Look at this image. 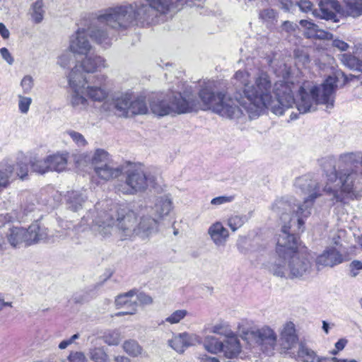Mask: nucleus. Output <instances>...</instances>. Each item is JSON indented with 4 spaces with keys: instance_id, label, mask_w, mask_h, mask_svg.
Returning a JSON list of instances; mask_svg holds the SVG:
<instances>
[{
    "instance_id": "1",
    "label": "nucleus",
    "mask_w": 362,
    "mask_h": 362,
    "mask_svg": "<svg viewBox=\"0 0 362 362\" xmlns=\"http://www.w3.org/2000/svg\"><path fill=\"white\" fill-rule=\"evenodd\" d=\"M359 76L346 75L341 70L335 69L324 82L317 84L305 81L300 85L281 80L273 83L269 74L262 69L252 76L245 70L235 72L234 79L240 89L232 98L222 93H215L209 88V109L221 117L238 119L245 112L250 119L259 117L266 109L276 115L296 105L298 114L316 110L320 104L327 108L333 107L337 89L358 79Z\"/></svg>"
},
{
    "instance_id": "2",
    "label": "nucleus",
    "mask_w": 362,
    "mask_h": 362,
    "mask_svg": "<svg viewBox=\"0 0 362 362\" xmlns=\"http://www.w3.org/2000/svg\"><path fill=\"white\" fill-rule=\"evenodd\" d=\"M110 206V201L103 200L96 203L93 211L90 210L81 221L82 227H90L103 237H108L117 232L122 240L139 236L144 239L156 232L155 220L142 215L138 221L136 214L127 209Z\"/></svg>"
},
{
    "instance_id": "3",
    "label": "nucleus",
    "mask_w": 362,
    "mask_h": 362,
    "mask_svg": "<svg viewBox=\"0 0 362 362\" xmlns=\"http://www.w3.org/2000/svg\"><path fill=\"white\" fill-rule=\"evenodd\" d=\"M298 249V237L290 234L284 226L277 235V257L269 263V271L281 278L300 279L308 277L313 271L314 257L309 252H300Z\"/></svg>"
},
{
    "instance_id": "4",
    "label": "nucleus",
    "mask_w": 362,
    "mask_h": 362,
    "mask_svg": "<svg viewBox=\"0 0 362 362\" xmlns=\"http://www.w3.org/2000/svg\"><path fill=\"white\" fill-rule=\"evenodd\" d=\"M99 23H107L112 30H124L132 25L146 26L158 23L156 11L149 0L139 4L112 8L98 16Z\"/></svg>"
},
{
    "instance_id": "5",
    "label": "nucleus",
    "mask_w": 362,
    "mask_h": 362,
    "mask_svg": "<svg viewBox=\"0 0 362 362\" xmlns=\"http://www.w3.org/2000/svg\"><path fill=\"white\" fill-rule=\"evenodd\" d=\"M98 17L88 28H78L69 38V51L78 55H87L93 49L88 37L103 47L110 46L115 35L107 23H99Z\"/></svg>"
},
{
    "instance_id": "6",
    "label": "nucleus",
    "mask_w": 362,
    "mask_h": 362,
    "mask_svg": "<svg viewBox=\"0 0 362 362\" xmlns=\"http://www.w3.org/2000/svg\"><path fill=\"white\" fill-rule=\"evenodd\" d=\"M358 173L354 170L341 172L338 175L335 169L326 175V182L322 191L333 203L346 204L348 199L357 198L356 183Z\"/></svg>"
},
{
    "instance_id": "7",
    "label": "nucleus",
    "mask_w": 362,
    "mask_h": 362,
    "mask_svg": "<svg viewBox=\"0 0 362 362\" xmlns=\"http://www.w3.org/2000/svg\"><path fill=\"white\" fill-rule=\"evenodd\" d=\"M199 102L194 95L188 93L182 94L174 92L168 95L167 98L158 97L150 102V109L153 114L164 117L172 113L182 114L199 109Z\"/></svg>"
},
{
    "instance_id": "8",
    "label": "nucleus",
    "mask_w": 362,
    "mask_h": 362,
    "mask_svg": "<svg viewBox=\"0 0 362 362\" xmlns=\"http://www.w3.org/2000/svg\"><path fill=\"white\" fill-rule=\"evenodd\" d=\"M76 162L78 165L90 164L96 177L105 182L117 178L123 171L122 167L113 165L110 153L103 148L95 149L92 155L82 153L77 156Z\"/></svg>"
},
{
    "instance_id": "9",
    "label": "nucleus",
    "mask_w": 362,
    "mask_h": 362,
    "mask_svg": "<svg viewBox=\"0 0 362 362\" xmlns=\"http://www.w3.org/2000/svg\"><path fill=\"white\" fill-rule=\"evenodd\" d=\"M294 187L296 192L308 195L303 203L299 204L296 211V220L299 230L303 228L305 220L311 214L315 199L322 195L320 186L310 175H304L296 179Z\"/></svg>"
},
{
    "instance_id": "10",
    "label": "nucleus",
    "mask_w": 362,
    "mask_h": 362,
    "mask_svg": "<svg viewBox=\"0 0 362 362\" xmlns=\"http://www.w3.org/2000/svg\"><path fill=\"white\" fill-rule=\"evenodd\" d=\"M240 337L247 344L249 348L260 346L264 351L272 353L276 344L277 335L274 330L268 325L259 329H247L243 323L238 325Z\"/></svg>"
},
{
    "instance_id": "11",
    "label": "nucleus",
    "mask_w": 362,
    "mask_h": 362,
    "mask_svg": "<svg viewBox=\"0 0 362 362\" xmlns=\"http://www.w3.org/2000/svg\"><path fill=\"white\" fill-rule=\"evenodd\" d=\"M299 204H296L294 199L291 197L279 198L272 204L271 208L272 212L279 217L282 223L281 230L284 226H286L287 231L290 234L296 235V233H299L304 230L305 223L301 230H299L298 228L296 212Z\"/></svg>"
},
{
    "instance_id": "12",
    "label": "nucleus",
    "mask_w": 362,
    "mask_h": 362,
    "mask_svg": "<svg viewBox=\"0 0 362 362\" xmlns=\"http://www.w3.org/2000/svg\"><path fill=\"white\" fill-rule=\"evenodd\" d=\"M68 82L71 89L69 102L76 111H83L89 105L88 99L85 97V85L88 79L85 77L78 66L74 67L68 76Z\"/></svg>"
},
{
    "instance_id": "13",
    "label": "nucleus",
    "mask_w": 362,
    "mask_h": 362,
    "mask_svg": "<svg viewBox=\"0 0 362 362\" xmlns=\"http://www.w3.org/2000/svg\"><path fill=\"white\" fill-rule=\"evenodd\" d=\"M126 179L124 185L118 187V190L126 194H134L145 191L153 179L139 167L131 165L126 173Z\"/></svg>"
},
{
    "instance_id": "14",
    "label": "nucleus",
    "mask_w": 362,
    "mask_h": 362,
    "mask_svg": "<svg viewBox=\"0 0 362 362\" xmlns=\"http://www.w3.org/2000/svg\"><path fill=\"white\" fill-rule=\"evenodd\" d=\"M34 209V204H30L28 207L24 208L23 215L15 214L13 216L10 214H0V229L7 228L9 233H7V240L8 243L13 247L19 246L21 243H25V229L21 227H11V222L15 220H19L24 215H27L29 212Z\"/></svg>"
},
{
    "instance_id": "15",
    "label": "nucleus",
    "mask_w": 362,
    "mask_h": 362,
    "mask_svg": "<svg viewBox=\"0 0 362 362\" xmlns=\"http://www.w3.org/2000/svg\"><path fill=\"white\" fill-rule=\"evenodd\" d=\"M107 76L104 74L96 75L91 80H88L85 85L86 96L94 102H103L109 95L106 87Z\"/></svg>"
},
{
    "instance_id": "16",
    "label": "nucleus",
    "mask_w": 362,
    "mask_h": 362,
    "mask_svg": "<svg viewBox=\"0 0 362 362\" xmlns=\"http://www.w3.org/2000/svg\"><path fill=\"white\" fill-rule=\"evenodd\" d=\"M147 209H149L151 220H155L156 222V231L158 230L159 221L168 216L173 209L172 198L168 194L156 197L152 201V204Z\"/></svg>"
},
{
    "instance_id": "17",
    "label": "nucleus",
    "mask_w": 362,
    "mask_h": 362,
    "mask_svg": "<svg viewBox=\"0 0 362 362\" xmlns=\"http://www.w3.org/2000/svg\"><path fill=\"white\" fill-rule=\"evenodd\" d=\"M343 261L342 255L333 246L326 247L322 253L316 256L315 259L317 271H320L325 267H333L342 263Z\"/></svg>"
},
{
    "instance_id": "18",
    "label": "nucleus",
    "mask_w": 362,
    "mask_h": 362,
    "mask_svg": "<svg viewBox=\"0 0 362 362\" xmlns=\"http://www.w3.org/2000/svg\"><path fill=\"white\" fill-rule=\"evenodd\" d=\"M341 10V6L337 0H321L319 4V11L315 9L313 15L322 19L338 22V14Z\"/></svg>"
},
{
    "instance_id": "19",
    "label": "nucleus",
    "mask_w": 362,
    "mask_h": 362,
    "mask_svg": "<svg viewBox=\"0 0 362 362\" xmlns=\"http://www.w3.org/2000/svg\"><path fill=\"white\" fill-rule=\"evenodd\" d=\"M201 343V338L196 334L183 332L174 335L168 340V345L177 353H183L189 346Z\"/></svg>"
},
{
    "instance_id": "20",
    "label": "nucleus",
    "mask_w": 362,
    "mask_h": 362,
    "mask_svg": "<svg viewBox=\"0 0 362 362\" xmlns=\"http://www.w3.org/2000/svg\"><path fill=\"white\" fill-rule=\"evenodd\" d=\"M78 66L80 71L85 76V73H94L100 71L103 69L107 67L106 60L100 55L89 54L85 55V57L74 67Z\"/></svg>"
},
{
    "instance_id": "21",
    "label": "nucleus",
    "mask_w": 362,
    "mask_h": 362,
    "mask_svg": "<svg viewBox=\"0 0 362 362\" xmlns=\"http://www.w3.org/2000/svg\"><path fill=\"white\" fill-rule=\"evenodd\" d=\"M298 341L296 329L291 321L285 322L280 330V345L282 349L288 351L293 349Z\"/></svg>"
},
{
    "instance_id": "22",
    "label": "nucleus",
    "mask_w": 362,
    "mask_h": 362,
    "mask_svg": "<svg viewBox=\"0 0 362 362\" xmlns=\"http://www.w3.org/2000/svg\"><path fill=\"white\" fill-rule=\"evenodd\" d=\"M135 291L132 290L125 293L120 294L115 299V305L117 308L127 307V310L119 312L117 316L124 315H134L137 310V303L134 300Z\"/></svg>"
},
{
    "instance_id": "23",
    "label": "nucleus",
    "mask_w": 362,
    "mask_h": 362,
    "mask_svg": "<svg viewBox=\"0 0 362 362\" xmlns=\"http://www.w3.org/2000/svg\"><path fill=\"white\" fill-rule=\"evenodd\" d=\"M153 8L156 11L159 18L163 15L178 11L184 6V0H149Z\"/></svg>"
},
{
    "instance_id": "24",
    "label": "nucleus",
    "mask_w": 362,
    "mask_h": 362,
    "mask_svg": "<svg viewBox=\"0 0 362 362\" xmlns=\"http://www.w3.org/2000/svg\"><path fill=\"white\" fill-rule=\"evenodd\" d=\"M208 234L216 246H224L228 239L229 232L223 223L216 221L208 228Z\"/></svg>"
},
{
    "instance_id": "25",
    "label": "nucleus",
    "mask_w": 362,
    "mask_h": 362,
    "mask_svg": "<svg viewBox=\"0 0 362 362\" xmlns=\"http://www.w3.org/2000/svg\"><path fill=\"white\" fill-rule=\"evenodd\" d=\"M223 347L222 352L228 358H236L242 351V345L235 332L223 341Z\"/></svg>"
},
{
    "instance_id": "26",
    "label": "nucleus",
    "mask_w": 362,
    "mask_h": 362,
    "mask_svg": "<svg viewBox=\"0 0 362 362\" xmlns=\"http://www.w3.org/2000/svg\"><path fill=\"white\" fill-rule=\"evenodd\" d=\"M131 93H125L113 99L112 105L115 110V113L119 117H129Z\"/></svg>"
},
{
    "instance_id": "27",
    "label": "nucleus",
    "mask_w": 362,
    "mask_h": 362,
    "mask_svg": "<svg viewBox=\"0 0 362 362\" xmlns=\"http://www.w3.org/2000/svg\"><path fill=\"white\" fill-rule=\"evenodd\" d=\"M47 235V229L41 227L37 222H35L25 230V243L30 245L40 240H45Z\"/></svg>"
},
{
    "instance_id": "28",
    "label": "nucleus",
    "mask_w": 362,
    "mask_h": 362,
    "mask_svg": "<svg viewBox=\"0 0 362 362\" xmlns=\"http://www.w3.org/2000/svg\"><path fill=\"white\" fill-rule=\"evenodd\" d=\"M87 201L86 190L68 192L66 194V206L73 211H78L83 208Z\"/></svg>"
},
{
    "instance_id": "29",
    "label": "nucleus",
    "mask_w": 362,
    "mask_h": 362,
    "mask_svg": "<svg viewBox=\"0 0 362 362\" xmlns=\"http://www.w3.org/2000/svg\"><path fill=\"white\" fill-rule=\"evenodd\" d=\"M300 25L304 28V34L308 38L332 39V34L320 30L318 26L308 20H300Z\"/></svg>"
},
{
    "instance_id": "30",
    "label": "nucleus",
    "mask_w": 362,
    "mask_h": 362,
    "mask_svg": "<svg viewBox=\"0 0 362 362\" xmlns=\"http://www.w3.org/2000/svg\"><path fill=\"white\" fill-rule=\"evenodd\" d=\"M47 158L50 165V170L62 172L66 168L69 158V153L67 152L57 153L48 156Z\"/></svg>"
},
{
    "instance_id": "31",
    "label": "nucleus",
    "mask_w": 362,
    "mask_h": 362,
    "mask_svg": "<svg viewBox=\"0 0 362 362\" xmlns=\"http://www.w3.org/2000/svg\"><path fill=\"white\" fill-rule=\"evenodd\" d=\"M321 356L303 343L298 345L296 359L301 362H318Z\"/></svg>"
},
{
    "instance_id": "32",
    "label": "nucleus",
    "mask_w": 362,
    "mask_h": 362,
    "mask_svg": "<svg viewBox=\"0 0 362 362\" xmlns=\"http://www.w3.org/2000/svg\"><path fill=\"white\" fill-rule=\"evenodd\" d=\"M206 330L209 333H213L225 337V338L233 335V332L228 322L220 320L214 324H209L206 327Z\"/></svg>"
},
{
    "instance_id": "33",
    "label": "nucleus",
    "mask_w": 362,
    "mask_h": 362,
    "mask_svg": "<svg viewBox=\"0 0 362 362\" xmlns=\"http://www.w3.org/2000/svg\"><path fill=\"white\" fill-rule=\"evenodd\" d=\"M148 108L145 100V97L139 96L134 98H132V95H131V102H130V113L131 117L136 115H145L148 113Z\"/></svg>"
},
{
    "instance_id": "34",
    "label": "nucleus",
    "mask_w": 362,
    "mask_h": 362,
    "mask_svg": "<svg viewBox=\"0 0 362 362\" xmlns=\"http://www.w3.org/2000/svg\"><path fill=\"white\" fill-rule=\"evenodd\" d=\"M341 62L351 70L362 72V60L356 54H343L340 56Z\"/></svg>"
},
{
    "instance_id": "35",
    "label": "nucleus",
    "mask_w": 362,
    "mask_h": 362,
    "mask_svg": "<svg viewBox=\"0 0 362 362\" xmlns=\"http://www.w3.org/2000/svg\"><path fill=\"white\" fill-rule=\"evenodd\" d=\"M29 13L31 16L32 21L35 23H40L42 22L45 13L43 1L36 0L33 2L30 6Z\"/></svg>"
},
{
    "instance_id": "36",
    "label": "nucleus",
    "mask_w": 362,
    "mask_h": 362,
    "mask_svg": "<svg viewBox=\"0 0 362 362\" xmlns=\"http://www.w3.org/2000/svg\"><path fill=\"white\" fill-rule=\"evenodd\" d=\"M362 152L352 151L346 152L339 155V162L345 166L354 165L359 162L361 163Z\"/></svg>"
},
{
    "instance_id": "37",
    "label": "nucleus",
    "mask_w": 362,
    "mask_h": 362,
    "mask_svg": "<svg viewBox=\"0 0 362 362\" xmlns=\"http://www.w3.org/2000/svg\"><path fill=\"white\" fill-rule=\"evenodd\" d=\"M124 351L132 357H137L139 356H147V354L144 352L143 348L139 344L133 339L127 340L122 345Z\"/></svg>"
},
{
    "instance_id": "38",
    "label": "nucleus",
    "mask_w": 362,
    "mask_h": 362,
    "mask_svg": "<svg viewBox=\"0 0 362 362\" xmlns=\"http://www.w3.org/2000/svg\"><path fill=\"white\" fill-rule=\"evenodd\" d=\"M204 346L207 351L214 354L222 352L223 349V341L212 335L205 337Z\"/></svg>"
},
{
    "instance_id": "39",
    "label": "nucleus",
    "mask_w": 362,
    "mask_h": 362,
    "mask_svg": "<svg viewBox=\"0 0 362 362\" xmlns=\"http://www.w3.org/2000/svg\"><path fill=\"white\" fill-rule=\"evenodd\" d=\"M344 1L349 16L353 18L362 16V0H344Z\"/></svg>"
},
{
    "instance_id": "40",
    "label": "nucleus",
    "mask_w": 362,
    "mask_h": 362,
    "mask_svg": "<svg viewBox=\"0 0 362 362\" xmlns=\"http://www.w3.org/2000/svg\"><path fill=\"white\" fill-rule=\"evenodd\" d=\"M88 356L93 362H109V356L103 347H93L88 351Z\"/></svg>"
},
{
    "instance_id": "41",
    "label": "nucleus",
    "mask_w": 362,
    "mask_h": 362,
    "mask_svg": "<svg viewBox=\"0 0 362 362\" xmlns=\"http://www.w3.org/2000/svg\"><path fill=\"white\" fill-rule=\"evenodd\" d=\"M32 170L39 174H45L49 171V167L47 158L44 159L33 158L30 160Z\"/></svg>"
},
{
    "instance_id": "42",
    "label": "nucleus",
    "mask_w": 362,
    "mask_h": 362,
    "mask_svg": "<svg viewBox=\"0 0 362 362\" xmlns=\"http://www.w3.org/2000/svg\"><path fill=\"white\" fill-rule=\"evenodd\" d=\"M188 315L189 312L185 309L176 310L165 319L164 322L170 325L178 324Z\"/></svg>"
},
{
    "instance_id": "43",
    "label": "nucleus",
    "mask_w": 362,
    "mask_h": 362,
    "mask_svg": "<svg viewBox=\"0 0 362 362\" xmlns=\"http://www.w3.org/2000/svg\"><path fill=\"white\" fill-rule=\"evenodd\" d=\"M5 166H11L13 170L12 179L18 177L21 180H25L28 175V168L27 164L19 162L14 165H5Z\"/></svg>"
},
{
    "instance_id": "44",
    "label": "nucleus",
    "mask_w": 362,
    "mask_h": 362,
    "mask_svg": "<svg viewBox=\"0 0 362 362\" xmlns=\"http://www.w3.org/2000/svg\"><path fill=\"white\" fill-rule=\"evenodd\" d=\"M12 175L13 170L11 166L0 165V189L8 185Z\"/></svg>"
},
{
    "instance_id": "45",
    "label": "nucleus",
    "mask_w": 362,
    "mask_h": 362,
    "mask_svg": "<svg viewBox=\"0 0 362 362\" xmlns=\"http://www.w3.org/2000/svg\"><path fill=\"white\" fill-rule=\"evenodd\" d=\"M247 221L245 215H233L228 219V226L234 232L242 227Z\"/></svg>"
},
{
    "instance_id": "46",
    "label": "nucleus",
    "mask_w": 362,
    "mask_h": 362,
    "mask_svg": "<svg viewBox=\"0 0 362 362\" xmlns=\"http://www.w3.org/2000/svg\"><path fill=\"white\" fill-rule=\"evenodd\" d=\"M103 341L109 346H116L120 342V333L118 330H110L103 337Z\"/></svg>"
},
{
    "instance_id": "47",
    "label": "nucleus",
    "mask_w": 362,
    "mask_h": 362,
    "mask_svg": "<svg viewBox=\"0 0 362 362\" xmlns=\"http://www.w3.org/2000/svg\"><path fill=\"white\" fill-rule=\"evenodd\" d=\"M66 134L78 147H85L88 145V141L81 133L74 130H69Z\"/></svg>"
},
{
    "instance_id": "48",
    "label": "nucleus",
    "mask_w": 362,
    "mask_h": 362,
    "mask_svg": "<svg viewBox=\"0 0 362 362\" xmlns=\"http://www.w3.org/2000/svg\"><path fill=\"white\" fill-rule=\"evenodd\" d=\"M259 16L264 23L268 24H272L276 19V13L272 8H266L261 11Z\"/></svg>"
},
{
    "instance_id": "49",
    "label": "nucleus",
    "mask_w": 362,
    "mask_h": 362,
    "mask_svg": "<svg viewBox=\"0 0 362 362\" xmlns=\"http://www.w3.org/2000/svg\"><path fill=\"white\" fill-rule=\"evenodd\" d=\"M69 362H88V359L82 351H71L67 357Z\"/></svg>"
},
{
    "instance_id": "50",
    "label": "nucleus",
    "mask_w": 362,
    "mask_h": 362,
    "mask_svg": "<svg viewBox=\"0 0 362 362\" xmlns=\"http://www.w3.org/2000/svg\"><path fill=\"white\" fill-rule=\"evenodd\" d=\"M72 59L71 53L69 51H65L59 56L57 64L63 68H66L70 64Z\"/></svg>"
},
{
    "instance_id": "51",
    "label": "nucleus",
    "mask_w": 362,
    "mask_h": 362,
    "mask_svg": "<svg viewBox=\"0 0 362 362\" xmlns=\"http://www.w3.org/2000/svg\"><path fill=\"white\" fill-rule=\"evenodd\" d=\"M32 103V99L29 97L19 96L18 107L21 112L25 114L29 110L30 105Z\"/></svg>"
},
{
    "instance_id": "52",
    "label": "nucleus",
    "mask_w": 362,
    "mask_h": 362,
    "mask_svg": "<svg viewBox=\"0 0 362 362\" xmlns=\"http://www.w3.org/2000/svg\"><path fill=\"white\" fill-rule=\"evenodd\" d=\"M21 86L25 93L30 92L33 87V79L30 76H25L21 81Z\"/></svg>"
},
{
    "instance_id": "53",
    "label": "nucleus",
    "mask_w": 362,
    "mask_h": 362,
    "mask_svg": "<svg viewBox=\"0 0 362 362\" xmlns=\"http://www.w3.org/2000/svg\"><path fill=\"white\" fill-rule=\"evenodd\" d=\"M234 200L233 196H220L211 199V204L214 206H220L230 203Z\"/></svg>"
},
{
    "instance_id": "54",
    "label": "nucleus",
    "mask_w": 362,
    "mask_h": 362,
    "mask_svg": "<svg viewBox=\"0 0 362 362\" xmlns=\"http://www.w3.org/2000/svg\"><path fill=\"white\" fill-rule=\"evenodd\" d=\"M134 300H136L137 303H139L141 305H149L153 302L152 298L144 293H139L137 295L135 294Z\"/></svg>"
},
{
    "instance_id": "55",
    "label": "nucleus",
    "mask_w": 362,
    "mask_h": 362,
    "mask_svg": "<svg viewBox=\"0 0 362 362\" xmlns=\"http://www.w3.org/2000/svg\"><path fill=\"white\" fill-rule=\"evenodd\" d=\"M296 5H297L300 10L302 12L308 13L309 11H313V3L309 0H300L298 1H296Z\"/></svg>"
},
{
    "instance_id": "56",
    "label": "nucleus",
    "mask_w": 362,
    "mask_h": 362,
    "mask_svg": "<svg viewBox=\"0 0 362 362\" xmlns=\"http://www.w3.org/2000/svg\"><path fill=\"white\" fill-rule=\"evenodd\" d=\"M332 45L341 52L346 51L349 47L348 43L339 38L334 39L332 40Z\"/></svg>"
},
{
    "instance_id": "57",
    "label": "nucleus",
    "mask_w": 362,
    "mask_h": 362,
    "mask_svg": "<svg viewBox=\"0 0 362 362\" xmlns=\"http://www.w3.org/2000/svg\"><path fill=\"white\" fill-rule=\"evenodd\" d=\"M298 28L296 23L291 21H284L282 25V28L288 33L294 32Z\"/></svg>"
},
{
    "instance_id": "58",
    "label": "nucleus",
    "mask_w": 362,
    "mask_h": 362,
    "mask_svg": "<svg viewBox=\"0 0 362 362\" xmlns=\"http://www.w3.org/2000/svg\"><path fill=\"white\" fill-rule=\"evenodd\" d=\"M347 344V340L345 339H341L338 340L335 343L336 350L332 351V354L336 355L339 351H341L344 349L346 344Z\"/></svg>"
},
{
    "instance_id": "59",
    "label": "nucleus",
    "mask_w": 362,
    "mask_h": 362,
    "mask_svg": "<svg viewBox=\"0 0 362 362\" xmlns=\"http://www.w3.org/2000/svg\"><path fill=\"white\" fill-rule=\"evenodd\" d=\"M0 53L2 56V57L9 64H11L13 62V57L11 56V54L10 52H8V50L5 48V47H3L0 49Z\"/></svg>"
},
{
    "instance_id": "60",
    "label": "nucleus",
    "mask_w": 362,
    "mask_h": 362,
    "mask_svg": "<svg viewBox=\"0 0 362 362\" xmlns=\"http://www.w3.org/2000/svg\"><path fill=\"white\" fill-rule=\"evenodd\" d=\"M296 60L298 63L301 62L303 65H306L310 62L308 54L303 52H302L300 54H296Z\"/></svg>"
},
{
    "instance_id": "61",
    "label": "nucleus",
    "mask_w": 362,
    "mask_h": 362,
    "mask_svg": "<svg viewBox=\"0 0 362 362\" xmlns=\"http://www.w3.org/2000/svg\"><path fill=\"white\" fill-rule=\"evenodd\" d=\"M0 35L4 39H7L9 37L10 33L8 30L6 28L5 25L2 23H0Z\"/></svg>"
},
{
    "instance_id": "62",
    "label": "nucleus",
    "mask_w": 362,
    "mask_h": 362,
    "mask_svg": "<svg viewBox=\"0 0 362 362\" xmlns=\"http://www.w3.org/2000/svg\"><path fill=\"white\" fill-rule=\"evenodd\" d=\"M282 8L286 11H290L293 5L292 0H280Z\"/></svg>"
},
{
    "instance_id": "63",
    "label": "nucleus",
    "mask_w": 362,
    "mask_h": 362,
    "mask_svg": "<svg viewBox=\"0 0 362 362\" xmlns=\"http://www.w3.org/2000/svg\"><path fill=\"white\" fill-rule=\"evenodd\" d=\"M318 362H342V360H339L335 357L320 356Z\"/></svg>"
},
{
    "instance_id": "64",
    "label": "nucleus",
    "mask_w": 362,
    "mask_h": 362,
    "mask_svg": "<svg viewBox=\"0 0 362 362\" xmlns=\"http://www.w3.org/2000/svg\"><path fill=\"white\" fill-rule=\"evenodd\" d=\"M349 268H354L358 270L362 269V261L353 260L349 264Z\"/></svg>"
}]
</instances>
